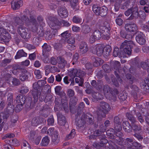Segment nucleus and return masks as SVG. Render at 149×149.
<instances>
[{"label":"nucleus","mask_w":149,"mask_h":149,"mask_svg":"<svg viewBox=\"0 0 149 149\" xmlns=\"http://www.w3.org/2000/svg\"><path fill=\"white\" fill-rule=\"evenodd\" d=\"M46 78L44 80H38L37 82H35L33 84V88L32 90V94L34 98V103H36L38 100V96L41 94V91L46 90V83L45 81Z\"/></svg>","instance_id":"1"},{"label":"nucleus","mask_w":149,"mask_h":149,"mask_svg":"<svg viewBox=\"0 0 149 149\" xmlns=\"http://www.w3.org/2000/svg\"><path fill=\"white\" fill-rule=\"evenodd\" d=\"M134 44L132 41H125L121 45V47L122 48H124V53L121 52L120 53V57L123 58L126 57V56L125 54L130 55L131 53V48L134 46Z\"/></svg>","instance_id":"2"},{"label":"nucleus","mask_w":149,"mask_h":149,"mask_svg":"<svg viewBox=\"0 0 149 149\" xmlns=\"http://www.w3.org/2000/svg\"><path fill=\"white\" fill-rule=\"evenodd\" d=\"M18 32L19 34L23 38L28 39L31 36V33L28 29L25 27L20 26L18 27Z\"/></svg>","instance_id":"3"},{"label":"nucleus","mask_w":149,"mask_h":149,"mask_svg":"<svg viewBox=\"0 0 149 149\" xmlns=\"http://www.w3.org/2000/svg\"><path fill=\"white\" fill-rule=\"evenodd\" d=\"M137 8H134L128 9L125 13V15L126 16H129L131 13V16L129 17L130 20L135 19L138 17L139 13L138 12Z\"/></svg>","instance_id":"4"},{"label":"nucleus","mask_w":149,"mask_h":149,"mask_svg":"<svg viewBox=\"0 0 149 149\" xmlns=\"http://www.w3.org/2000/svg\"><path fill=\"white\" fill-rule=\"evenodd\" d=\"M100 33L101 36L105 39H108L109 38V30L105 27H101L100 30H98Z\"/></svg>","instance_id":"5"},{"label":"nucleus","mask_w":149,"mask_h":149,"mask_svg":"<svg viewBox=\"0 0 149 149\" xmlns=\"http://www.w3.org/2000/svg\"><path fill=\"white\" fill-rule=\"evenodd\" d=\"M29 21L32 31L33 32H36L37 31L38 26V24L36 19L33 17H31Z\"/></svg>","instance_id":"6"},{"label":"nucleus","mask_w":149,"mask_h":149,"mask_svg":"<svg viewBox=\"0 0 149 149\" xmlns=\"http://www.w3.org/2000/svg\"><path fill=\"white\" fill-rule=\"evenodd\" d=\"M49 25H51L52 26H55L56 25H60L61 24H63L65 26H68L70 25V24L67 21H63L61 23L57 19L49 22Z\"/></svg>","instance_id":"7"},{"label":"nucleus","mask_w":149,"mask_h":149,"mask_svg":"<svg viewBox=\"0 0 149 149\" xmlns=\"http://www.w3.org/2000/svg\"><path fill=\"white\" fill-rule=\"evenodd\" d=\"M136 41L141 45H143L146 42L144 36L141 32H140L136 36Z\"/></svg>","instance_id":"8"},{"label":"nucleus","mask_w":149,"mask_h":149,"mask_svg":"<svg viewBox=\"0 0 149 149\" xmlns=\"http://www.w3.org/2000/svg\"><path fill=\"white\" fill-rule=\"evenodd\" d=\"M125 28L127 31L134 32L137 30L136 25L134 24H125Z\"/></svg>","instance_id":"9"},{"label":"nucleus","mask_w":149,"mask_h":149,"mask_svg":"<svg viewBox=\"0 0 149 149\" xmlns=\"http://www.w3.org/2000/svg\"><path fill=\"white\" fill-rule=\"evenodd\" d=\"M100 33L99 31L96 30L94 31L93 34L90 37V42L91 43H93L97 39L100 38Z\"/></svg>","instance_id":"10"},{"label":"nucleus","mask_w":149,"mask_h":149,"mask_svg":"<svg viewBox=\"0 0 149 149\" xmlns=\"http://www.w3.org/2000/svg\"><path fill=\"white\" fill-rule=\"evenodd\" d=\"M42 55L41 56V59L45 63H47V43H45L42 46Z\"/></svg>","instance_id":"11"},{"label":"nucleus","mask_w":149,"mask_h":149,"mask_svg":"<svg viewBox=\"0 0 149 149\" xmlns=\"http://www.w3.org/2000/svg\"><path fill=\"white\" fill-rule=\"evenodd\" d=\"M100 109L105 113H107L111 109L109 104L105 102H103L100 104Z\"/></svg>","instance_id":"12"},{"label":"nucleus","mask_w":149,"mask_h":149,"mask_svg":"<svg viewBox=\"0 0 149 149\" xmlns=\"http://www.w3.org/2000/svg\"><path fill=\"white\" fill-rule=\"evenodd\" d=\"M68 45H67V47L70 50L74 49L75 46L74 45L75 41L74 37H71L68 40H67Z\"/></svg>","instance_id":"13"},{"label":"nucleus","mask_w":149,"mask_h":149,"mask_svg":"<svg viewBox=\"0 0 149 149\" xmlns=\"http://www.w3.org/2000/svg\"><path fill=\"white\" fill-rule=\"evenodd\" d=\"M43 121L42 118L40 116H37L33 118L31 121V123L33 126H37Z\"/></svg>","instance_id":"14"},{"label":"nucleus","mask_w":149,"mask_h":149,"mask_svg":"<svg viewBox=\"0 0 149 149\" xmlns=\"http://www.w3.org/2000/svg\"><path fill=\"white\" fill-rule=\"evenodd\" d=\"M58 15L62 17L65 18L68 16V12L65 8H59L58 11Z\"/></svg>","instance_id":"15"},{"label":"nucleus","mask_w":149,"mask_h":149,"mask_svg":"<svg viewBox=\"0 0 149 149\" xmlns=\"http://www.w3.org/2000/svg\"><path fill=\"white\" fill-rule=\"evenodd\" d=\"M58 136V132H55L53 133V134L51 136L52 138V141L54 144H57L59 141V138Z\"/></svg>","instance_id":"16"},{"label":"nucleus","mask_w":149,"mask_h":149,"mask_svg":"<svg viewBox=\"0 0 149 149\" xmlns=\"http://www.w3.org/2000/svg\"><path fill=\"white\" fill-rule=\"evenodd\" d=\"M10 34L8 33L5 34V35L0 34V40L4 42H8L11 38Z\"/></svg>","instance_id":"17"},{"label":"nucleus","mask_w":149,"mask_h":149,"mask_svg":"<svg viewBox=\"0 0 149 149\" xmlns=\"http://www.w3.org/2000/svg\"><path fill=\"white\" fill-rule=\"evenodd\" d=\"M23 4V1L22 0L15 1L11 3V7L14 10L18 9Z\"/></svg>","instance_id":"18"},{"label":"nucleus","mask_w":149,"mask_h":149,"mask_svg":"<svg viewBox=\"0 0 149 149\" xmlns=\"http://www.w3.org/2000/svg\"><path fill=\"white\" fill-rule=\"evenodd\" d=\"M26 97L23 95H19L16 97V101L18 103L24 104L26 101Z\"/></svg>","instance_id":"19"},{"label":"nucleus","mask_w":149,"mask_h":149,"mask_svg":"<svg viewBox=\"0 0 149 149\" xmlns=\"http://www.w3.org/2000/svg\"><path fill=\"white\" fill-rule=\"evenodd\" d=\"M57 117L58 124L61 125H64L66 123L65 119V117L60 114H57Z\"/></svg>","instance_id":"20"},{"label":"nucleus","mask_w":149,"mask_h":149,"mask_svg":"<svg viewBox=\"0 0 149 149\" xmlns=\"http://www.w3.org/2000/svg\"><path fill=\"white\" fill-rule=\"evenodd\" d=\"M15 106L13 104L7 105V107L4 110L6 113L8 112L9 113L12 114L14 112Z\"/></svg>","instance_id":"21"},{"label":"nucleus","mask_w":149,"mask_h":149,"mask_svg":"<svg viewBox=\"0 0 149 149\" xmlns=\"http://www.w3.org/2000/svg\"><path fill=\"white\" fill-rule=\"evenodd\" d=\"M27 55V54L24 52L23 50L22 49L19 50L17 52L15 58L16 59H17L22 57L26 56Z\"/></svg>","instance_id":"22"},{"label":"nucleus","mask_w":149,"mask_h":149,"mask_svg":"<svg viewBox=\"0 0 149 149\" xmlns=\"http://www.w3.org/2000/svg\"><path fill=\"white\" fill-rule=\"evenodd\" d=\"M124 130L127 132L131 131V127L129 123L127 121L124 122L122 124Z\"/></svg>","instance_id":"23"},{"label":"nucleus","mask_w":149,"mask_h":149,"mask_svg":"<svg viewBox=\"0 0 149 149\" xmlns=\"http://www.w3.org/2000/svg\"><path fill=\"white\" fill-rule=\"evenodd\" d=\"M80 51L82 54L86 53L88 50V47L87 45L84 43H82L80 46Z\"/></svg>","instance_id":"24"},{"label":"nucleus","mask_w":149,"mask_h":149,"mask_svg":"<svg viewBox=\"0 0 149 149\" xmlns=\"http://www.w3.org/2000/svg\"><path fill=\"white\" fill-rule=\"evenodd\" d=\"M148 81L147 79H145L144 80V81L141 83V85H142L143 88L144 90L146 92H149V86L148 85Z\"/></svg>","instance_id":"25"},{"label":"nucleus","mask_w":149,"mask_h":149,"mask_svg":"<svg viewBox=\"0 0 149 149\" xmlns=\"http://www.w3.org/2000/svg\"><path fill=\"white\" fill-rule=\"evenodd\" d=\"M104 46L102 45H99L97 48L96 53L97 56H101L103 52Z\"/></svg>","instance_id":"26"},{"label":"nucleus","mask_w":149,"mask_h":149,"mask_svg":"<svg viewBox=\"0 0 149 149\" xmlns=\"http://www.w3.org/2000/svg\"><path fill=\"white\" fill-rule=\"evenodd\" d=\"M107 8L105 6H103L101 7L100 10V14L99 15L102 17H104L107 14Z\"/></svg>","instance_id":"27"},{"label":"nucleus","mask_w":149,"mask_h":149,"mask_svg":"<svg viewBox=\"0 0 149 149\" xmlns=\"http://www.w3.org/2000/svg\"><path fill=\"white\" fill-rule=\"evenodd\" d=\"M13 95L11 94H8L7 96L6 102L7 105L13 104Z\"/></svg>","instance_id":"28"},{"label":"nucleus","mask_w":149,"mask_h":149,"mask_svg":"<svg viewBox=\"0 0 149 149\" xmlns=\"http://www.w3.org/2000/svg\"><path fill=\"white\" fill-rule=\"evenodd\" d=\"M100 8H101L95 5H93V10L96 15H99L100 14Z\"/></svg>","instance_id":"29"},{"label":"nucleus","mask_w":149,"mask_h":149,"mask_svg":"<svg viewBox=\"0 0 149 149\" xmlns=\"http://www.w3.org/2000/svg\"><path fill=\"white\" fill-rule=\"evenodd\" d=\"M15 22L17 25H20L24 24V22L22 19L19 17H16L14 18Z\"/></svg>","instance_id":"30"},{"label":"nucleus","mask_w":149,"mask_h":149,"mask_svg":"<svg viewBox=\"0 0 149 149\" xmlns=\"http://www.w3.org/2000/svg\"><path fill=\"white\" fill-rule=\"evenodd\" d=\"M22 149H31L30 146L26 141H24L22 144Z\"/></svg>","instance_id":"31"},{"label":"nucleus","mask_w":149,"mask_h":149,"mask_svg":"<svg viewBox=\"0 0 149 149\" xmlns=\"http://www.w3.org/2000/svg\"><path fill=\"white\" fill-rule=\"evenodd\" d=\"M73 22L76 24H79L82 21V19L77 16H74L72 19Z\"/></svg>","instance_id":"32"},{"label":"nucleus","mask_w":149,"mask_h":149,"mask_svg":"<svg viewBox=\"0 0 149 149\" xmlns=\"http://www.w3.org/2000/svg\"><path fill=\"white\" fill-rule=\"evenodd\" d=\"M11 61V59H5L2 61L1 63V65L3 67L5 66L7 64L10 63Z\"/></svg>","instance_id":"33"},{"label":"nucleus","mask_w":149,"mask_h":149,"mask_svg":"<svg viewBox=\"0 0 149 149\" xmlns=\"http://www.w3.org/2000/svg\"><path fill=\"white\" fill-rule=\"evenodd\" d=\"M75 132L74 130H72L70 133L67 136L66 138L67 139L73 138L75 136Z\"/></svg>","instance_id":"34"},{"label":"nucleus","mask_w":149,"mask_h":149,"mask_svg":"<svg viewBox=\"0 0 149 149\" xmlns=\"http://www.w3.org/2000/svg\"><path fill=\"white\" fill-rule=\"evenodd\" d=\"M9 143L14 146H17L19 145L18 141L16 139H10L9 140Z\"/></svg>","instance_id":"35"},{"label":"nucleus","mask_w":149,"mask_h":149,"mask_svg":"<svg viewBox=\"0 0 149 149\" xmlns=\"http://www.w3.org/2000/svg\"><path fill=\"white\" fill-rule=\"evenodd\" d=\"M75 81L76 83L79 84L80 86H82L83 83V79L80 77H78L75 79Z\"/></svg>","instance_id":"36"},{"label":"nucleus","mask_w":149,"mask_h":149,"mask_svg":"<svg viewBox=\"0 0 149 149\" xmlns=\"http://www.w3.org/2000/svg\"><path fill=\"white\" fill-rule=\"evenodd\" d=\"M18 120V116L16 114L13 115L11 116V122L13 123H15Z\"/></svg>","instance_id":"37"},{"label":"nucleus","mask_w":149,"mask_h":149,"mask_svg":"<svg viewBox=\"0 0 149 149\" xmlns=\"http://www.w3.org/2000/svg\"><path fill=\"white\" fill-rule=\"evenodd\" d=\"M23 105L22 104H19L16 106L15 108V111L16 112L20 111L23 108Z\"/></svg>","instance_id":"38"},{"label":"nucleus","mask_w":149,"mask_h":149,"mask_svg":"<svg viewBox=\"0 0 149 149\" xmlns=\"http://www.w3.org/2000/svg\"><path fill=\"white\" fill-rule=\"evenodd\" d=\"M1 113L3 114L2 117L3 120H7L9 118L10 115H11L8 112L6 113L5 112V111L3 112H1Z\"/></svg>","instance_id":"39"},{"label":"nucleus","mask_w":149,"mask_h":149,"mask_svg":"<svg viewBox=\"0 0 149 149\" xmlns=\"http://www.w3.org/2000/svg\"><path fill=\"white\" fill-rule=\"evenodd\" d=\"M34 73L36 76V78L38 79L42 77V75L40 74V72L39 70H35L34 72Z\"/></svg>","instance_id":"40"},{"label":"nucleus","mask_w":149,"mask_h":149,"mask_svg":"<svg viewBox=\"0 0 149 149\" xmlns=\"http://www.w3.org/2000/svg\"><path fill=\"white\" fill-rule=\"evenodd\" d=\"M78 1L77 0H71V4L72 7L73 8H75L78 5Z\"/></svg>","instance_id":"41"},{"label":"nucleus","mask_w":149,"mask_h":149,"mask_svg":"<svg viewBox=\"0 0 149 149\" xmlns=\"http://www.w3.org/2000/svg\"><path fill=\"white\" fill-rule=\"evenodd\" d=\"M25 107L28 108H30V109H32L33 107V106H32L31 105V99H30L27 102L26 100V101L25 102Z\"/></svg>","instance_id":"42"},{"label":"nucleus","mask_w":149,"mask_h":149,"mask_svg":"<svg viewBox=\"0 0 149 149\" xmlns=\"http://www.w3.org/2000/svg\"><path fill=\"white\" fill-rule=\"evenodd\" d=\"M41 41L40 38L38 36L34 37L33 39V42L35 44L37 45Z\"/></svg>","instance_id":"43"},{"label":"nucleus","mask_w":149,"mask_h":149,"mask_svg":"<svg viewBox=\"0 0 149 149\" xmlns=\"http://www.w3.org/2000/svg\"><path fill=\"white\" fill-rule=\"evenodd\" d=\"M21 88L20 93H21L25 94L27 93L29 91V89L26 86H22Z\"/></svg>","instance_id":"44"},{"label":"nucleus","mask_w":149,"mask_h":149,"mask_svg":"<svg viewBox=\"0 0 149 149\" xmlns=\"http://www.w3.org/2000/svg\"><path fill=\"white\" fill-rule=\"evenodd\" d=\"M28 75L26 73H23L20 74L19 78L22 81H24L28 79Z\"/></svg>","instance_id":"45"},{"label":"nucleus","mask_w":149,"mask_h":149,"mask_svg":"<svg viewBox=\"0 0 149 149\" xmlns=\"http://www.w3.org/2000/svg\"><path fill=\"white\" fill-rule=\"evenodd\" d=\"M83 31L84 33H88L90 31V28L88 26H85L83 27Z\"/></svg>","instance_id":"46"},{"label":"nucleus","mask_w":149,"mask_h":149,"mask_svg":"<svg viewBox=\"0 0 149 149\" xmlns=\"http://www.w3.org/2000/svg\"><path fill=\"white\" fill-rule=\"evenodd\" d=\"M12 82L13 85L15 86H18L20 84L19 80L16 78L13 79Z\"/></svg>","instance_id":"47"},{"label":"nucleus","mask_w":149,"mask_h":149,"mask_svg":"<svg viewBox=\"0 0 149 149\" xmlns=\"http://www.w3.org/2000/svg\"><path fill=\"white\" fill-rule=\"evenodd\" d=\"M48 124L49 125H52L54 123V120L52 116H50L47 120Z\"/></svg>","instance_id":"48"},{"label":"nucleus","mask_w":149,"mask_h":149,"mask_svg":"<svg viewBox=\"0 0 149 149\" xmlns=\"http://www.w3.org/2000/svg\"><path fill=\"white\" fill-rule=\"evenodd\" d=\"M126 116L128 119L132 122L134 123L135 122V120L134 118L131 114L129 113H127Z\"/></svg>","instance_id":"49"},{"label":"nucleus","mask_w":149,"mask_h":149,"mask_svg":"<svg viewBox=\"0 0 149 149\" xmlns=\"http://www.w3.org/2000/svg\"><path fill=\"white\" fill-rule=\"evenodd\" d=\"M119 49L118 47H115L114 49L113 55L115 57H116L118 54Z\"/></svg>","instance_id":"50"},{"label":"nucleus","mask_w":149,"mask_h":149,"mask_svg":"<svg viewBox=\"0 0 149 149\" xmlns=\"http://www.w3.org/2000/svg\"><path fill=\"white\" fill-rule=\"evenodd\" d=\"M62 37L65 38H67L70 36L69 31H67L61 34Z\"/></svg>","instance_id":"51"},{"label":"nucleus","mask_w":149,"mask_h":149,"mask_svg":"<svg viewBox=\"0 0 149 149\" xmlns=\"http://www.w3.org/2000/svg\"><path fill=\"white\" fill-rule=\"evenodd\" d=\"M121 3V0H117L116 1V3L115 5V9L116 11H118V10L119 8L118 6Z\"/></svg>","instance_id":"52"},{"label":"nucleus","mask_w":149,"mask_h":149,"mask_svg":"<svg viewBox=\"0 0 149 149\" xmlns=\"http://www.w3.org/2000/svg\"><path fill=\"white\" fill-rule=\"evenodd\" d=\"M41 115L45 116L47 113V109L46 107H44L43 109L41 111Z\"/></svg>","instance_id":"53"},{"label":"nucleus","mask_w":149,"mask_h":149,"mask_svg":"<svg viewBox=\"0 0 149 149\" xmlns=\"http://www.w3.org/2000/svg\"><path fill=\"white\" fill-rule=\"evenodd\" d=\"M41 145L42 146H46L47 145V136H45L42 139Z\"/></svg>","instance_id":"54"},{"label":"nucleus","mask_w":149,"mask_h":149,"mask_svg":"<svg viewBox=\"0 0 149 149\" xmlns=\"http://www.w3.org/2000/svg\"><path fill=\"white\" fill-rule=\"evenodd\" d=\"M21 66L17 64H15L13 65V69L14 70L12 71V73H13L14 72V70H17V71L19 69Z\"/></svg>","instance_id":"55"},{"label":"nucleus","mask_w":149,"mask_h":149,"mask_svg":"<svg viewBox=\"0 0 149 149\" xmlns=\"http://www.w3.org/2000/svg\"><path fill=\"white\" fill-rule=\"evenodd\" d=\"M116 23L119 26H121L123 23V20L120 18H118L116 19Z\"/></svg>","instance_id":"56"},{"label":"nucleus","mask_w":149,"mask_h":149,"mask_svg":"<svg viewBox=\"0 0 149 149\" xmlns=\"http://www.w3.org/2000/svg\"><path fill=\"white\" fill-rule=\"evenodd\" d=\"M68 95L70 97L72 96L74 94V91L71 89H69L67 91Z\"/></svg>","instance_id":"57"},{"label":"nucleus","mask_w":149,"mask_h":149,"mask_svg":"<svg viewBox=\"0 0 149 149\" xmlns=\"http://www.w3.org/2000/svg\"><path fill=\"white\" fill-rule=\"evenodd\" d=\"M61 87L60 86H56L55 88V91L57 94H59L61 89Z\"/></svg>","instance_id":"58"},{"label":"nucleus","mask_w":149,"mask_h":149,"mask_svg":"<svg viewBox=\"0 0 149 149\" xmlns=\"http://www.w3.org/2000/svg\"><path fill=\"white\" fill-rule=\"evenodd\" d=\"M17 71L18 72L21 73V74L23 73L24 74L26 73L27 72V71L26 69L22 68L21 67Z\"/></svg>","instance_id":"59"},{"label":"nucleus","mask_w":149,"mask_h":149,"mask_svg":"<svg viewBox=\"0 0 149 149\" xmlns=\"http://www.w3.org/2000/svg\"><path fill=\"white\" fill-rule=\"evenodd\" d=\"M14 40L17 44H18L20 41V37L19 36H15Z\"/></svg>","instance_id":"60"},{"label":"nucleus","mask_w":149,"mask_h":149,"mask_svg":"<svg viewBox=\"0 0 149 149\" xmlns=\"http://www.w3.org/2000/svg\"><path fill=\"white\" fill-rule=\"evenodd\" d=\"M55 132H57L56 131H54V128H49L48 131V133H49L50 136H52V134H53V133Z\"/></svg>","instance_id":"61"},{"label":"nucleus","mask_w":149,"mask_h":149,"mask_svg":"<svg viewBox=\"0 0 149 149\" xmlns=\"http://www.w3.org/2000/svg\"><path fill=\"white\" fill-rule=\"evenodd\" d=\"M15 136V135L13 134H7L3 137L4 139H6L7 138H10L13 137Z\"/></svg>","instance_id":"62"},{"label":"nucleus","mask_w":149,"mask_h":149,"mask_svg":"<svg viewBox=\"0 0 149 149\" xmlns=\"http://www.w3.org/2000/svg\"><path fill=\"white\" fill-rule=\"evenodd\" d=\"M4 146L5 149H14V148L9 143L4 145Z\"/></svg>","instance_id":"63"},{"label":"nucleus","mask_w":149,"mask_h":149,"mask_svg":"<svg viewBox=\"0 0 149 149\" xmlns=\"http://www.w3.org/2000/svg\"><path fill=\"white\" fill-rule=\"evenodd\" d=\"M72 29L74 31L78 32L80 30V27L76 26H73L72 27Z\"/></svg>","instance_id":"64"}]
</instances>
